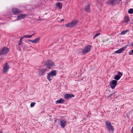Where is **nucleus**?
I'll use <instances>...</instances> for the list:
<instances>
[{"mask_svg": "<svg viewBox=\"0 0 133 133\" xmlns=\"http://www.w3.org/2000/svg\"><path fill=\"white\" fill-rule=\"evenodd\" d=\"M57 71L55 70H51V71L48 74L47 76V78L49 81H51L52 80V77L56 76L57 74Z\"/></svg>", "mask_w": 133, "mask_h": 133, "instance_id": "f257e3e1", "label": "nucleus"}, {"mask_svg": "<svg viewBox=\"0 0 133 133\" xmlns=\"http://www.w3.org/2000/svg\"><path fill=\"white\" fill-rule=\"evenodd\" d=\"M91 47L92 46L90 45H88L85 47L82 50V54L84 55L89 52Z\"/></svg>", "mask_w": 133, "mask_h": 133, "instance_id": "f03ea898", "label": "nucleus"}, {"mask_svg": "<svg viewBox=\"0 0 133 133\" xmlns=\"http://www.w3.org/2000/svg\"><path fill=\"white\" fill-rule=\"evenodd\" d=\"M54 63L51 60H48L45 64V65L48 68L50 69L55 65Z\"/></svg>", "mask_w": 133, "mask_h": 133, "instance_id": "7ed1b4c3", "label": "nucleus"}, {"mask_svg": "<svg viewBox=\"0 0 133 133\" xmlns=\"http://www.w3.org/2000/svg\"><path fill=\"white\" fill-rule=\"evenodd\" d=\"M78 20H76L71 22L69 23L66 24L65 26L66 27H72L76 25L78 23Z\"/></svg>", "mask_w": 133, "mask_h": 133, "instance_id": "20e7f679", "label": "nucleus"}, {"mask_svg": "<svg viewBox=\"0 0 133 133\" xmlns=\"http://www.w3.org/2000/svg\"><path fill=\"white\" fill-rule=\"evenodd\" d=\"M78 20H76L71 22L69 23L66 24L65 26L66 27H72L76 25L78 23Z\"/></svg>", "mask_w": 133, "mask_h": 133, "instance_id": "39448f33", "label": "nucleus"}, {"mask_svg": "<svg viewBox=\"0 0 133 133\" xmlns=\"http://www.w3.org/2000/svg\"><path fill=\"white\" fill-rule=\"evenodd\" d=\"M9 51V49L7 47H4L2 48L0 52V55H4L7 53Z\"/></svg>", "mask_w": 133, "mask_h": 133, "instance_id": "423d86ee", "label": "nucleus"}, {"mask_svg": "<svg viewBox=\"0 0 133 133\" xmlns=\"http://www.w3.org/2000/svg\"><path fill=\"white\" fill-rule=\"evenodd\" d=\"M117 84V81L115 80H113L110 82V85L111 88L113 89L115 88Z\"/></svg>", "mask_w": 133, "mask_h": 133, "instance_id": "0eeeda50", "label": "nucleus"}, {"mask_svg": "<svg viewBox=\"0 0 133 133\" xmlns=\"http://www.w3.org/2000/svg\"><path fill=\"white\" fill-rule=\"evenodd\" d=\"M64 98L65 99L68 100L71 98L74 97L75 96V95L71 93L66 94L64 95Z\"/></svg>", "mask_w": 133, "mask_h": 133, "instance_id": "6e6552de", "label": "nucleus"}, {"mask_svg": "<svg viewBox=\"0 0 133 133\" xmlns=\"http://www.w3.org/2000/svg\"><path fill=\"white\" fill-rule=\"evenodd\" d=\"M12 13L14 15L18 14L21 12V10L18 8H14L12 9Z\"/></svg>", "mask_w": 133, "mask_h": 133, "instance_id": "1a4fd4ad", "label": "nucleus"}, {"mask_svg": "<svg viewBox=\"0 0 133 133\" xmlns=\"http://www.w3.org/2000/svg\"><path fill=\"white\" fill-rule=\"evenodd\" d=\"M9 68V66L8 63H6L5 66H4L3 72L5 73L8 71Z\"/></svg>", "mask_w": 133, "mask_h": 133, "instance_id": "9d476101", "label": "nucleus"}, {"mask_svg": "<svg viewBox=\"0 0 133 133\" xmlns=\"http://www.w3.org/2000/svg\"><path fill=\"white\" fill-rule=\"evenodd\" d=\"M123 73L120 72H119L117 74L115 75L114 79L116 80V81L119 80L121 78L122 76V75Z\"/></svg>", "mask_w": 133, "mask_h": 133, "instance_id": "9b49d317", "label": "nucleus"}, {"mask_svg": "<svg viewBox=\"0 0 133 133\" xmlns=\"http://www.w3.org/2000/svg\"><path fill=\"white\" fill-rule=\"evenodd\" d=\"M27 15L25 14H19L17 16V20H19L22 19H24L27 16Z\"/></svg>", "mask_w": 133, "mask_h": 133, "instance_id": "f8f14e48", "label": "nucleus"}, {"mask_svg": "<svg viewBox=\"0 0 133 133\" xmlns=\"http://www.w3.org/2000/svg\"><path fill=\"white\" fill-rule=\"evenodd\" d=\"M66 122V121L64 119H62L60 121V125L62 128H64Z\"/></svg>", "mask_w": 133, "mask_h": 133, "instance_id": "ddd939ff", "label": "nucleus"}, {"mask_svg": "<svg viewBox=\"0 0 133 133\" xmlns=\"http://www.w3.org/2000/svg\"><path fill=\"white\" fill-rule=\"evenodd\" d=\"M127 45H125V46L122 47L118 50L116 51L115 53H116L117 54H120L122 53L123 51L127 48Z\"/></svg>", "mask_w": 133, "mask_h": 133, "instance_id": "4468645a", "label": "nucleus"}, {"mask_svg": "<svg viewBox=\"0 0 133 133\" xmlns=\"http://www.w3.org/2000/svg\"><path fill=\"white\" fill-rule=\"evenodd\" d=\"M40 39V38L39 37H38L37 38L33 40H32L31 39H29L28 41H29L30 42L32 43H38Z\"/></svg>", "mask_w": 133, "mask_h": 133, "instance_id": "2eb2a0df", "label": "nucleus"}, {"mask_svg": "<svg viewBox=\"0 0 133 133\" xmlns=\"http://www.w3.org/2000/svg\"><path fill=\"white\" fill-rule=\"evenodd\" d=\"M116 0H109L107 2L108 4L111 5L115 4L116 3Z\"/></svg>", "mask_w": 133, "mask_h": 133, "instance_id": "dca6fc26", "label": "nucleus"}, {"mask_svg": "<svg viewBox=\"0 0 133 133\" xmlns=\"http://www.w3.org/2000/svg\"><path fill=\"white\" fill-rule=\"evenodd\" d=\"M46 71V69L45 68L42 69L40 70H39V74L43 76L45 74Z\"/></svg>", "mask_w": 133, "mask_h": 133, "instance_id": "f3484780", "label": "nucleus"}, {"mask_svg": "<svg viewBox=\"0 0 133 133\" xmlns=\"http://www.w3.org/2000/svg\"><path fill=\"white\" fill-rule=\"evenodd\" d=\"M90 5L88 4L86 5L85 8V10L87 13H89L90 12Z\"/></svg>", "mask_w": 133, "mask_h": 133, "instance_id": "a211bd4d", "label": "nucleus"}, {"mask_svg": "<svg viewBox=\"0 0 133 133\" xmlns=\"http://www.w3.org/2000/svg\"><path fill=\"white\" fill-rule=\"evenodd\" d=\"M107 128L110 131H111L112 132H113L114 129L113 126L111 124L107 127Z\"/></svg>", "mask_w": 133, "mask_h": 133, "instance_id": "6ab92c4d", "label": "nucleus"}, {"mask_svg": "<svg viewBox=\"0 0 133 133\" xmlns=\"http://www.w3.org/2000/svg\"><path fill=\"white\" fill-rule=\"evenodd\" d=\"M64 102V100L62 98H61L59 100H57L56 102V104L63 103Z\"/></svg>", "mask_w": 133, "mask_h": 133, "instance_id": "aec40b11", "label": "nucleus"}, {"mask_svg": "<svg viewBox=\"0 0 133 133\" xmlns=\"http://www.w3.org/2000/svg\"><path fill=\"white\" fill-rule=\"evenodd\" d=\"M130 21L129 18L128 17H125L124 19V22L128 23Z\"/></svg>", "mask_w": 133, "mask_h": 133, "instance_id": "412c9836", "label": "nucleus"}, {"mask_svg": "<svg viewBox=\"0 0 133 133\" xmlns=\"http://www.w3.org/2000/svg\"><path fill=\"white\" fill-rule=\"evenodd\" d=\"M128 29H127L125 30H124L120 34L121 35H125L127 32L129 31Z\"/></svg>", "mask_w": 133, "mask_h": 133, "instance_id": "4be33fe9", "label": "nucleus"}, {"mask_svg": "<svg viewBox=\"0 0 133 133\" xmlns=\"http://www.w3.org/2000/svg\"><path fill=\"white\" fill-rule=\"evenodd\" d=\"M56 5L57 7L59 8V9H61L62 8V5L61 3L58 2L56 4Z\"/></svg>", "mask_w": 133, "mask_h": 133, "instance_id": "5701e85b", "label": "nucleus"}, {"mask_svg": "<svg viewBox=\"0 0 133 133\" xmlns=\"http://www.w3.org/2000/svg\"><path fill=\"white\" fill-rule=\"evenodd\" d=\"M105 124L107 127H108L111 124V123L110 122L107 121H105Z\"/></svg>", "mask_w": 133, "mask_h": 133, "instance_id": "b1692460", "label": "nucleus"}, {"mask_svg": "<svg viewBox=\"0 0 133 133\" xmlns=\"http://www.w3.org/2000/svg\"><path fill=\"white\" fill-rule=\"evenodd\" d=\"M128 13L130 14H132L133 13V9L130 8L128 11Z\"/></svg>", "mask_w": 133, "mask_h": 133, "instance_id": "393cba45", "label": "nucleus"}, {"mask_svg": "<svg viewBox=\"0 0 133 133\" xmlns=\"http://www.w3.org/2000/svg\"><path fill=\"white\" fill-rule=\"evenodd\" d=\"M24 38L23 37L21 38L19 42L18 43V45H21V44L22 40L23 39V38Z\"/></svg>", "mask_w": 133, "mask_h": 133, "instance_id": "a878e982", "label": "nucleus"}, {"mask_svg": "<svg viewBox=\"0 0 133 133\" xmlns=\"http://www.w3.org/2000/svg\"><path fill=\"white\" fill-rule=\"evenodd\" d=\"M100 35V34L99 33L96 34H95L93 37V39H94L97 36H98L99 35Z\"/></svg>", "mask_w": 133, "mask_h": 133, "instance_id": "bb28decb", "label": "nucleus"}, {"mask_svg": "<svg viewBox=\"0 0 133 133\" xmlns=\"http://www.w3.org/2000/svg\"><path fill=\"white\" fill-rule=\"evenodd\" d=\"M31 36L30 35H25L23 36V37L26 38H31Z\"/></svg>", "mask_w": 133, "mask_h": 133, "instance_id": "cd10ccee", "label": "nucleus"}, {"mask_svg": "<svg viewBox=\"0 0 133 133\" xmlns=\"http://www.w3.org/2000/svg\"><path fill=\"white\" fill-rule=\"evenodd\" d=\"M35 104L36 103L35 102L31 103L30 104V107L31 108L35 106Z\"/></svg>", "mask_w": 133, "mask_h": 133, "instance_id": "c85d7f7f", "label": "nucleus"}, {"mask_svg": "<svg viewBox=\"0 0 133 133\" xmlns=\"http://www.w3.org/2000/svg\"><path fill=\"white\" fill-rule=\"evenodd\" d=\"M133 54V49L131 50V51L129 53V55H132Z\"/></svg>", "mask_w": 133, "mask_h": 133, "instance_id": "c756f323", "label": "nucleus"}, {"mask_svg": "<svg viewBox=\"0 0 133 133\" xmlns=\"http://www.w3.org/2000/svg\"><path fill=\"white\" fill-rule=\"evenodd\" d=\"M64 20V19H61V20L60 22H62Z\"/></svg>", "mask_w": 133, "mask_h": 133, "instance_id": "7c9ffc66", "label": "nucleus"}, {"mask_svg": "<svg viewBox=\"0 0 133 133\" xmlns=\"http://www.w3.org/2000/svg\"><path fill=\"white\" fill-rule=\"evenodd\" d=\"M112 95H113V94H110L109 97H111V96H112Z\"/></svg>", "mask_w": 133, "mask_h": 133, "instance_id": "2f4dec72", "label": "nucleus"}, {"mask_svg": "<svg viewBox=\"0 0 133 133\" xmlns=\"http://www.w3.org/2000/svg\"><path fill=\"white\" fill-rule=\"evenodd\" d=\"M131 131L132 133H133V126L131 130Z\"/></svg>", "mask_w": 133, "mask_h": 133, "instance_id": "473e14b6", "label": "nucleus"}, {"mask_svg": "<svg viewBox=\"0 0 133 133\" xmlns=\"http://www.w3.org/2000/svg\"><path fill=\"white\" fill-rule=\"evenodd\" d=\"M116 92H114L113 93H112V94H113V95H115V94Z\"/></svg>", "mask_w": 133, "mask_h": 133, "instance_id": "72a5a7b5", "label": "nucleus"}, {"mask_svg": "<svg viewBox=\"0 0 133 133\" xmlns=\"http://www.w3.org/2000/svg\"><path fill=\"white\" fill-rule=\"evenodd\" d=\"M35 35V34H34L31 35V37H32V36H34Z\"/></svg>", "mask_w": 133, "mask_h": 133, "instance_id": "f704fd0d", "label": "nucleus"}, {"mask_svg": "<svg viewBox=\"0 0 133 133\" xmlns=\"http://www.w3.org/2000/svg\"><path fill=\"white\" fill-rule=\"evenodd\" d=\"M0 133H2L1 131H0Z\"/></svg>", "mask_w": 133, "mask_h": 133, "instance_id": "c9c22d12", "label": "nucleus"}, {"mask_svg": "<svg viewBox=\"0 0 133 133\" xmlns=\"http://www.w3.org/2000/svg\"><path fill=\"white\" fill-rule=\"evenodd\" d=\"M117 96H116V97H115V98H117Z\"/></svg>", "mask_w": 133, "mask_h": 133, "instance_id": "e433bc0d", "label": "nucleus"}]
</instances>
